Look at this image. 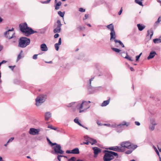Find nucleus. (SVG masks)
Segmentation results:
<instances>
[{
	"mask_svg": "<svg viewBox=\"0 0 161 161\" xmlns=\"http://www.w3.org/2000/svg\"><path fill=\"white\" fill-rule=\"evenodd\" d=\"M120 145L122 148V149L124 150V152L125 150V148L128 149H132L134 150L136 149L137 146L136 145H133L129 141H125L121 142Z\"/></svg>",
	"mask_w": 161,
	"mask_h": 161,
	"instance_id": "4",
	"label": "nucleus"
},
{
	"mask_svg": "<svg viewBox=\"0 0 161 161\" xmlns=\"http://www.w3.org/2000/svg\"><path fill=\"white\" fill-rule=\"evenodd\" d=\"M48 50V48L45 43H43L41 44V51L46 52Z\"/></svg>",
	"mask_w": 161,
	"mask_h": 161,
	"instance_id": "17",
	"label": "nucleus"
},
{
	"mask_svg": "<svg viewBox=\"0 0 161 161\" xmlns=\"http://www.w3.org/2000/svg\"><path fill=\"white\" fill-rule=\"evenodd\" d=\"M88 17V14H85V17L83 18V20H85L87 19Z\"/></svg>",
	"mask_w": 161,
	"mask_h": 161,
	"instance_id": "56",
	"label": "nucleus"
},
{
	"mask_svg": "<svg viewBox=\"0 0 161 161\" xmlns=\"http://www.w3.org/2000/svg\"><path fill=\"white\" fill-rule=\"evenodd\" d=\"M91 103L89 101H83L80 104L79 103L78 104H77L76 108L80 109V113L83 112L90 107V105L89 103Z\"/></svg>",
	"mask_w": 161,
	"mask_h": 161,
	"instance_id": "2",
	"label": "nucleus"
},
{
	"mask_svg": "<svg viewBox=\"0 0 161 161\" xmlns=\"http://www.w3.org/2000/svg\"><path fill=\"white\" fill-rule=\"evenodd\" d=\"M14 137H11L7 142L8 143H9L10 142H12L13 140L14 139Z\"/></svg>",
	"mask_w": 161,
	"mask_h": 161,
	"instance_id": "53",
	"label": "nucleus"
},
{
	"mask_svg": "<svg viewBox=\"0 0 161 161\" xmlns=\"http://www.w3.org/2000/svg\"><path fill=\"white\" fill-rule=\"evenodd\" d=\"M150 32H151L150 38H151L153 34V31L152 29L150 30Z\"/></svg>",
	"mask_w": 161,
	"mask_h": 161,
	"instance_id": "48",
	"label": "nucleus"
},
{
	"mask_svg": "<svg viewBox=\"0 0 161 161\" xmlns=\"http://www.w3.org/2000/svg\"><path fill=\"white\" fill-rule=\"evenodd\" d=\"M155 125H150L149 126V128L150 130H154L155 129Z\"/></svg>",
	"mask_w": 161,
	"mask_h": 161,
	"instance_id": "37",
	"label": "nucleus"
},
{
	"mask_svg": "<svg viewBox=\"0 0 161 161\" xmlns=\"http://www.w3.org/2000/svg\"><path fill=\"white\" fill-rule=\"evenodd\" d=\"M3 46L0 44V52L3 49Z\"/></svg>",
	"mask_w": 161,
	"mask_h": 161,
	"instance_id": "64",
	"label": "nucleus"
},
{
	"mask_svg": "<svg viewBox=\"0 0 161 161\" xmlns=\"http://www.w3.org/2000/svg\"><path fill=\"white\" fill-rule=\"evenodd\" d=\"M122 11H123L122 7H121L120 9V10H119V12L118 13V15H120L121 14Z\"/></svg>",
	"mask_w": 161,
	"mask_h": 161,
	"instance_id": "54",
	"label": "nucleus"
},
{
	"mask_svg": "<svg viewBox=\"0 0 161 161\" xmlns=\"http://www.w3.org/2000/svg\"><path fill=\"white\" fill-rule=\"evenodd\" d=\"M19 27L20 31L27 36L36 32L34 31L31 28L28 27L27 24L26 22L20 24Z\"/></svg>",
	"mask_w": 161,
	"mask_h": 161,
	"instance_id": "1",
	"label": "nucleus"
},
{
	"mask_svg": "<svg viewBox=\"0 0 161 161\" xmlns=\"http://www.w3.org/2000/svg\"><path fill=\"white\" fill-rule=\"evenodd\" d=\"M110 99L109 98L107 100L104 101L103 103L101 104V106L102 107H104L106 106L109 104L110 102Z\"/></svg>",
	"mask_w": 161,
	"mask_h": 161,
	"instance_id": "23",
	"label": "nucleus"
},
{
	"mask_svg": "<svg viewBox=\"0 0 161 161\" xmlns=\"http://www.w3.org/2000/svg\"><path fill=\"white\" fill-rule=\"evenodd\" d=\"M57 22L58 25L56 28L53 30V32L54 33H59L61 30V27L62 25L61 21L59 20H58Z\"/></svg>",
	"mask_w": 161,
	"mask_h": 161,
	"instance_id": "8",
	"label": "nucleus"
},
{
	"mask_svg": "<svg viewBox=\"0 0 161 161\" xmlns=\"http://www.w3.org/2000/svg\"><path fill=\"white\" fill-rule=\"evenodd\" d=\"M65 14V12H61V11H59L58 12V14L61 17H63L64 16Z\"/></svg>",
	"mask_w": 161,
	"mask_h": 161,
	"instance_id": "33",
	"label": "nucleus"
},
{
	"mask_svg": "<svg viewBox=\"0 0 161 161\" xmlns=\"http://www.w3.org/2000/svg\"><path fill=\"white\" fill-rule=\"evenodd\" d=\"M161 21V16H160L159 17V18H158V20L157 21H156L155 24H154V26H157V25L159 23H160V22Z\"/></svg>",
	"mask_w": 161,
	"mask_h": 161,
	"instance_id": "32",
	"label": "nucleus"
},
{
	"mask_svg": "<svg viewBox=\"0 0 161 161\" xmlns=\"http://www.w3.org/2000/svg\"><path fill=\"white\" fill-rule=\"evenodd\" d=\"M77 29L79 31H81L82 30V27L81 26H79L77 27Z\"/></svg>",
	"mask_w": 161,
	"mask_h": 161,
	"instance_id": "55",
	"label": "nucleus"
},
{
	"mask_svg": "<svg viewBox=\"0 0 161 161\" xmlns=\"http://www.w3.org/2000/svg\"><path fill=\"white\" fill-rule=\"evenodd\" d=\"M36 105L38 106L40 105V96H39L36 99Z\"/></svg>",
	"mask_w": 161,
	"mask_h": 161,
	"instance_id": "21",
	"label": "nucleus"
},
{
	"mask_svg": "<svg viewBox=\"0 0 161 161\" xmlns=\"http://www.w3.org/2000/svg\"><path fill=\"white\" fill-rule=\"evenodd\" d=\"M136 61H137L139 60L140 58V55H137L136 56Z\"/></svg>",
	"mask_w": 161,
	"mask_h": 161,
	"instance_id": "59",
	"label": "nucleus"
},
{
	"mask_svg": "<svg viewBox=\"0 0 161 161\" xmlns=\"http://www.w3.org/2000/svg\"><path fill=\"white\" fill-rule=\"evenodd\" d=\"M9 31L8 30L7 31H6L5 32L4 35V36L6 38H8L9 39H11V38H13L14 37V33L12 35V36H8V35L9 34Z\"/></svg>",
	"mask_w": 161,
	"mask_h": 161,
	"instance_id": "20",
	"label": "nucleus"
},
{
	"mask_svg": "<svg viewBox=\"0 0 161 161\" xmlns=\"http://www.w3.org/2000/svg\"><path fill=\"white\" fill-rule=\"evenodd\" d=\"M137 26L138 28V30L140 31H142L145 27V26H142V25H141L140 24H138L137 25Z\"/></svg>",
	"mask_w": 161,
	"mask_h": 161,
	"instance_id": "26",
	"label": "nucleus"
},
{
	"mask_svg": "<svg viewBox=\"0 0 161 161\" xmlns=\"http://www.w3.org/2000/svg\"><path fill=\"white\" fill-rule=\"evenodd\" d=\"M115 46L117 47H119L120 46L122 47H125L123 43L119 40H115Z\"/></svg>",
	"mask_w": 161,
	"mask_h": 161,
	"instance_id": "14",
	"label": "nucleus"
},
{
	"mask_svg": "<svg viewBox=\"0 0 161 161\" xmlns=\"http://www.w3.org/2000/svg\"><path fill=\"white\" fill-rule=\"evenodd\" d=\"M74 121L75 123L77 124L80 126H82V127H84V126L79 122V121L78 118V117H76L74 119Z\"/></svg>",
	"mask_w": 161,
	"mask_h": 161,
	"instance_id": "27",
	"label": "nucleus"
},
{
	"mask_svg": "<svg viewBox=\"0 0 161 161\" xmlns=\"http://www.w3.org/2000/svg\"><path fill=\"white\" fill-rule=\"evenodd\" d=\"M58 45H60L61 44V38H60L59 39V40H58V43H57Z\"/></svg>",
	"mask_w": 161,
	"mask_h": 161,
	"instance_id": "57",
	"label": "nucleus"
},
{
	"mask_svg": "<svg viewBox=\"0 0 161 161\" xmlns=\"http://www.w3.org/2000/svg\"><path fill=\"white\" fill-rule=\"evenodd\" d=\"M78 103L76 102H72L68 104L67 105V106L68 107H74V106H75L76 108V105L77 104H78Z\"/></svg>",
	"mask_w": 161,
	"mask_h": 161,
	"instance_id": "22",
	"label": "nucleus"
},
{
	"mask_svg": "<svg viewBox=\"0 0 161 161\" xmlns=\"http://www.w3.org/2000/svg\"><path fill=\"white\" fill-rule=\"evenodd\" d=\"M110 152L111 155H112V157H113V159H114V156H117V157L119 156H118V154L117 153L110 151Z\"/></svg>",
	"mask_w": 161,
	"mask_h": 161,
	"instance_id": "30",
	"label": "nucleus"
},
{
	"mask_svg": "<svg viewBox=\"0 0 161 161\" xmlns=\"http://www.w3.org/2000/svg\"><path fill=\"white\" fill-rule=\"evenodd\" d=\"M47 97V93H44L41 94V103H44Z\"/></svg>",
	"mask_w": 161,
	"mask_h": 161,
	"instance_id": "13",
	"label": "nucleus"
},
{
	"mask_svg": "<svg viewBox=\"0 0 161 161\" xmlns=\"http://www.w3.org/2000/svg\"><path fill=\"white\" fill-rule=\"evenodd\" d=\"M45 120L46 121H48L51 117V114L49 112H47L45 113L44 115Z\"/></svg>",
	"mask_w": 161,
	"mask_h": 161,
	"instance_id": "16",
	"label": "nucleus"
},
{
	"mask_svg": "<svg viewBox=\"0 0 161 161\" xmlns=\"http://www.w3.org/2000/svg\"><path fill=\"white\" fill-rule=\"evenodd\" d=\"M85 138H86V137L88 138V140L89 141V142L92 145H93L94 144L97 142L96 140L94 139L91 138H89L87 136H85Z\"/></svg>",
	"mask_w": 161,
	"mask_h": 161,
	"instance_id": "18",
	"label": "nucleus"
},
{
	"mask_svg": "<svg viewBox=\"0 0 161 161\" xmlns=\"http://www.w3.org/2000/svg\"><path fill=\"white\" fill-rule=\"evenodd\" d=\"M161 145V142H159L158 145V148L159 150V151L160 152H161V147H160V145Z\"/></svg>",
	"mask_w": 161,
	"mask_h": 161,
	"instance_id": "46",
	"label": "nucleus"
},
{
	"mask_svg": "<svg viewBox=\"0 0 161 161\" xmlns=\"http://www.w3.org/2000/svg\"><path fill=\"white\" fill-rule=\"evenodd\" d=\"M60 45H58L57 43H56L54 45V47H55V48L57 51H58L59 49V46H58Z\"/></svg>",
	"mask_w": 161,
	"mask_h": 161,
	"instance_id": "43",
	"label": "nucleus"
},
{
	"mask_svg": "<svg viewBox=\"0 0 161 161\" xmlns=\"http://www.w3.org/2000/svg\"><path fill=\"white\" fill-rule=\"evenodd\" d=\"M153 42L155 43H161V39L158 38H155L153 40Z\"/></svg>",
	"mask_w": 161,
	"mask_h": 161,
	"instance_id": "28",
	"label": "nucleus"
},
{
	"mask_svg": "<svg viewBox=\"0 0 161 161\" xmlns=\"http://www.w3.org/2000/svg\"><path fill=\"white\" fill-rule=\"evenodd\" d=\"M66 153L68 154H78L80 151L79 148L76 147L71 150H67Z\"/></svg>",
	"mask_w": 161,
	"mask_h": 161,
	"instance_id": "12",
	"label": "nucleus"
},
{
	"mask_svg": "<svg viewBox=\"0 0 161 161\" xmlns=\"http://www.w3.org/2000/svg\"><path fill=\"white\" fill-rule=\"evenodd\" d=\"M126 125L127 126L129 125V124H127L125 121H124L122 123L120 124L119 125H117L116 124L110 125V127H111L113 128H117V132H120L122 131L123 130L122 126Z\"/></svg>",
	"mask_w": 161,
	"mask_h": 161,
	"instance_id": "6",
	"label": "nucleus"
},
{
	"mask_svg": "<svg viewBox=\"0 0 161 161\" xmlns=\"http://www.w3.org/2000/svg\"><path fill=\"white\" fill-rule=\"evenodd\" d=\"M107 27L108 29L110 30L111 32L114 31V26L112 24H110L107 25Z\"/></svg>",
	"mask_w": 161,
	"mask_h": 161,
	"instance_id": "24",
	"label": "nucleus"
},
{
	"mask_svg": "<svg viewBox=\"0 0 161 161\" xmlns=\"http://www.w3.org/2000/svg\"><path fill=\"white\" fill-rule=\"evenodd\" d=\"M62 4V3L61 2H59L58 3H57L55 7V9L58 10L59 9V6H60Z\"/></svg>",
	"mask_w": 161,
	"mask_h": 161,
	"instance_id": "29",
	"label": "nucleus"
},
{
	"mask_svg": "<svg viewBox=\"0 0 161 161\" xmlns=\"http://www.w3.org/2000/svg\"><path fill=\"white\" fill-rule=\"evenodd\" d=\"M48 128H50L51 129L53 130H56L57 129V128L56 127H53L52 125H49L48 126Z\"/></svg>",
	"mask_w": 161,
	"mask_h": 161,
	"instance_id": "42",
	"label": "nucleus"
},
{
	"mask_svg": "<svg viewBox=\"0 0 161 161\" xmlns=\"http://www.w3.org/2000/svg\"><path fill=\"white\" fill-rule=\"evenodd\" d=\"M121 157L117 156L116 158H115L113 161H121V160L120 159Z\"/></svg>",
	"mask_w": 161,
	"mask_h": 161,
	"instance_id": "41",
	"label": "nucleus"
},
{
	"mask_svg": "<svg viewBox=\"0 0 161 161\" xmlns=\"http://www.w3.org/2000/svg\"><path fill=\"white\" fill-rule=\"evenodd\" d=\"M35 54L33 55V58L34 59H36L37 58V56L39 54Z\"/></svg>",
	"mask_w": 161,
	"mask_h": 161,
	"instance_id": "50",
	"label": "nucleus"
},
{
	"mask_svg": "<svg viewBox=\"0 0 161 161\" xmlns=\"http://www.w3.org/2000/svg\"><path fill=\"white\" fill-rule=\"evenodd\" d=\"M151 125H156L157 124L156 123L155 120L154 119H152L151 120Z\"/></svg>",
	"mask_w": 161,
	"mask_h": 161,
	"instance_id": "36",
	"label": "nucleus"
},
{
	"mask_svg": "<svg viewBox=\"0 0 161 161\" xmlns=\"http://www.w3.org/2000/svg\"><path fill=\"white\" fill-rule=\"evenodd\" d=\"M121 146L111 147L109 148V149L119 152H124V150L122 149Z\"/></svg>",
	"mask_w": 161,
	"mask_h": 161,
	"instance_id": "9",
	"label": "nucleus"
},
{
	"mask_svg": "<svg viewBox=\"0 0 161 161\" xmlns=\"http://www.w3.org/2000/svg\"><path fill=\"white\" fill-rule=\"evenodd\" d=\"M47 139L48 143L51 145V146H53L56 144V143H52L48 137L47 138Z\"/></svg>",
	"mask_w": 161,
	"mask_h": 161,
	"instance_id": "31",
	"label": "nucleus"
},
{
	"mask_svg": "<svg viewBox=\"0 0 161 161\" xmlns=\"http://www.w3.org/2000/svg\"><path fill=\"white\" fill-rule=\"evenodd\" d=\"M59 36V35L58 34L56 33L54 35V38H58V37Z\"/></svg>",
	"mask_w": 161,
	"mask_h": 161,
	"instance_id": "58",
	"label": "nucleus"
},
{
	"mask_svg": "<svg viewBox=\"0 0 161 161\" xmlns=\"http://www.w3.org/2000/svg\"><path fill=\"white\" fill-rule=\"evenodd\" d=\"M7 61L5 60H3L0 63L1 64L5 63Z\"/></svg>",
	"mask_w": 161,
	"mask_h": 161,
	"instance_id": "63",
	"label": "nucleus"
},
{
	"mask_svg": "<svg viewBox=\"0 0 161 161\" xmlns=\"http://www.w3.org/2000/svg\"><path fill=\"white\" fill-rule=\"evenodd\" d=\"M132 152V151L131 150H129L125 152V153L126 154H130Z\"/></svg>",
	"mask_w": 161,
	"mask_h": 161,
	"instance_id": "49",
	"label": "nucleus"
},
{
	"mask_svg": "<svg viewBox=\"0 0 161 161\" xmlns=\"http://www.w3.org/2000/svg\"><path fill=\"white\" fill-rule=\"evenodd\" d=\"M110 40L113 41L114 40L115 42V40H116L115 38L116 37V35L115 31H114L111 32L110 33Z\"/></svg>",
	"mask_w": 161,
	"mask_h": 161,
	"instance_id": "15",
	"label": "nucleus"
},
{
	"mask_svg": "<svg viewBox=\"0 0 161 161\" xmlns=\"http://www.w3.org/2000/svg\"><path fill=\"white\" fill-rule=\"evenodd\" d=\"M15 67V65L14 66H9L8 67L10 68L12 70H13L14 68Z\"/></svg>",
	"mask_w": 161,
	"mask_h": 161,
	"instance_id": "52",
	"label": "nucleus"
},
{
	"mask_svg": "<svg viewBox=\"0 0 161 161\" xmlns=\"http://www.w3.org/2000/svg\"><path fill=\"white\" fill-rule=\"evenodd\" d=\"M138 4L140 5L143 6L142 3L141 1H139L138 3Z\"/></svg>",
	"mask_w": 161,
	"mask_h": 161,
	"instance_id": "61",
	"label": "nucleus"
},
{
	"mask_svg": "<svg viewBox=\"0 0 161 161\" xmlns=\"http://www.w3.org/2000/svg\"><path fill=\"white\" fill-rule=\"evenodd\" d=\"M40 132L39 129H36L34 128H31L29 130V133L32 135H36L39 134Z\"/></svg>",
	"mask_w": 161,
	"mask_h": 161,
	"instance_id": "10",
	"label": "nucleus"
},
{
	"mask_svg": "<svg viewBox=\"0 0 161 161\" xmlns=\"http://www.w3.org/2000/svg\"><path fill=\"white\" fill-rule=\"evenodd\" d=\"M124 58L131 61H133V60L131 58L128 56L127 53H126V56H125Z\"/></svg>",
	"mask_w": 161,
	"mask_h": 161,
	"instance_id": "34",
	"label": "nucleus"
},
{
	"mask_svg": "<svg viewBox=\"0 0 161 161\" xmlns=\"http://www.w3.org/2000/svg\"><path fill=\"white\" fill-rule=\"evenodd\" d=\"M51 0H47L45 1L41 2V3L43 4H47L49 3Z\"/></svg>",
	"mask_w": 161,
	"mask_h": 161,
	"instance_id": "45",
	"label": "nucleus"
},
{
	"mask_svg": "<svg viewBox=\"0 0 161 161\" xmlns=\"http://www.w3.org/2000/svg\"><path fill=\"white\" fill-rule=\"evenodd\" d=\"M31 40L29 38L26 37H20L19 41L18 47L21 48H25L29 45Z\"/></svg>",
	"mask_w": 161,
	"mask_h": 161,
	"instance_id": "3",
	"label": "nucleus"
},
{
	"mask_svg": "<svg viewBox=\"0 0 161 161\" xmlns=\"http://www.w3.org/2000/svg\"><path fill=\"white\" fill-rule=\"evenodd\" d=\"M103 157V160L104 161H110L113 159V158L111 155L110 151H106Z\"/></svg>",
	"mask_w": 161,
	"mask_h": 161,
	"instance_id": "7",
	"label": "nucleus"
},
{
	"mask_svg": "<svg viewBox=\"0 0 161 161\" xmlns=\"http://www.w3.org/2000/svg\"><path fill=\"white\" fill-rule=\"evenodd\" d=\"M135 124L136 125H137L138 126H139L140 125V123L139 122H138V121H135Z\"/></svg>",
	"mask_w": 161,
	"mask_h": 161,
	"instance_id": "60",
	"label": "nucleus"
},
{
	"mask_svg": "<svg viewBox=\"0 0 161 161\" xmlns=\"http://www.w3.org/2000/svg\"><path fill=\"white\" fill-rule=\"evenodd\" d=\"M63 156H62V155H58L57 156V159L59 161H61V158L60 157H62Z\"/></svg>",
	"mask_w": 161,
	"mask_h": 161,
	"instance_id": "51",
	"label": "nucleus"
},
{
	"mask_svg": "<svg viewBox=\"0 0 161 161\" xmlns=\"http://www.w3.org/2000/svg\"><path fill=\"white\" fill-rule=\"evenodd\" d=\"M21 58V55H20V54H19L17 56L16 61L17 62Z\"/></svg>",
	"mask_w": 161,
	"mask_h": 161,
	"instance_id": "44",
	"label": "nucleus"
},
{
	"mask_svg": "<svg viewBox=\"0 0 161 161\" xmlns=\"http://www.w3.org/2000/svg\"><path fill=\"white\" fill-rule=\"evenodd\" d=\"M156 54V53L154 51H152L150 52L147 58L148 60L150 59L151 58H153L155 55Z\"/></svg>",
	"mask_w": 161,
	"mask_h": 161,
	"instance_id": "19",
	"label": "nucleus"
},
{
	"mask_svg": "<svg viewBox=\"0 0 161 161\" xmlns=\"http://www.w3.org/2000/svg\"><path fill=\"white\" fill-rule=\"evenodd\" d=\"M79 11L80 12H85V9L83 8H79Z\"/></svg>",
	"mask_w": 161,
	"mask_h": 161,
	"instance_id": "47",
	"label": "nucleus"
},
{
	"mask_svg": "<svg viewBox=\"0 0 161 161\" xmlns=\"http://www.w3.org/2000/svg\"><path fill=\"white\" fill-rule=\"evenodd\" d=\"M92 150L93 151L94 157L95 158L96 157L98 156V154L101 152V149L96 147H93Z\"/></svg>",
	"mask_w": 161,
	"mask_h": 161,
	"instance_id": "11",
	"label": "nucleus"
},
{
	"mask_svg": "<svg viewBox=\"0 0 161 161\" xmlns=\"http://www.w3.org/2000/svg\"><path fill=\"white\" fill-rule=\"evenodd\" d=\"M101 87L100 86H99V87H96L95 88L96 90H100L101 89Z\"/></svg>",
	"mask_w": 161,
	"mask_h": 161,
	"instance_id": "62",
	"label": "nucleus"
},
{
	"mask_svg": "<svg viewBox=\"0 0 161 161\" xmlns=\"http://www.w3.org/2000/svg\"><path fill=\"white\" fill-rule=\"evenodd\" d=\"M76 159L75 157H72L68 160V161H75Z\"/></svg>",
	"mask_w": 161,
	"mask_h": 161,
	"instance_id": "40",
	"label": "nucleus"
},
{
	"mask_svg": "<svg viewBox=\"0 0 161 161\" xmlns=\"http://www.w3.org/2000/svg\"><path fill=\"white\" fill-rule=\"evenodd\" d=\"M47 29V27H45L41 29V34L45 33Z\"/></svg>",
	"mask_w": 161,
	"mask_h": 161,
	"instance_id": "35",
	"label": "nucleus"
},
{
	"mask_svg": "<svg viewBox=\"0 0 161 161\" xmlns=\"http://www.w3.org/2000/svg\"><path fill=\"white\" fill-rule=\"evenodd\" d=\"M54 146L53 147V151H51V153L53 154H63L64 151L61 149V147L60 145L56 143Z\"/></svg>",
	"mask_w": 161,
	"mask_h": 161,
	"instance_id": "5",
	"label": "nucleus"
},
{
	"mask_svg": "<svg viewBox=\"0 0 161 161\" xmlns=\"http://www.w3.org/2000/svg\"><path fill=\"white\" fill-rule=\"evenodd\" d=\"M153 148H154V150H155V151L156 153L157 154L158 156H159V153L158 152V150L155 147V146H153Z\"/></svg>",
	"mask_w": 161,
	"mask_h": 161,
	"instance_id": "38",
	"label": "nucleus"
},
{
	"mask_svg": "<svg viewBox=\"0 0 161 161\" xmlns=\"http://www.w3.org/2000/svg\"><path fill=\"white\" fill-rule=\"evenodd\" d=\"M94 79V77H92V78H91V79H90L89 80V84H90V86L89 87V89H90V88H91V87H92V86H91V82L92 80H93V79Z\"/></svg>",
	"mask_w": 161,
	"mask_h": 161,
	"instance_id": "39",
	"label": "nucleus"
},
{
	"mask_svg": "<svg viewBox=\"0 0 161 161\" xmlns=\"http://www.w3.org/2000/svg\"><path fill=\"white\" fill-rule=\"evenodd\" d=\"M111 49L113 50V51L117 53H119V54L121 56H122V52H120L121 51V50L117 48H113L112 47Z\"/></svg>",
	"mask_w": 161,
	"mask_h": 161,
	"instance_id": "25",
	"label": "nucleus"
}]
</instances>
